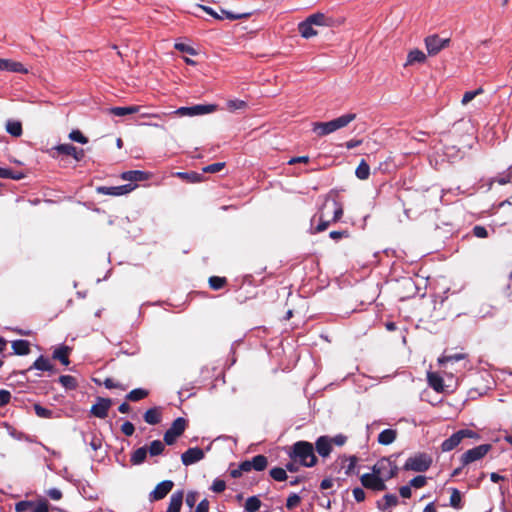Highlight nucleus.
Masks as SVG:
<instances>
[{
  "instance_id": "nucleus-50",
  "label": "nucleus",
  "mask_w": 512,
  "mask_h": 512,
  "mask_svg": "<svg viewBox=\"0 0 512 512\" xmlns=\"http://www.w3.org/2000/svg\"><path fill=\"white\" fill-rule=\"evenodd\" d=\"M69 139L81 144H86L88 139L79 130H73L69 134Z\"/></svg>"
},
{
  "instance_id": "nucleus-9",
  "label": "nucleus",
  "mask_w": 512,
  "mask_h": 512,
  "mask_svg": "<svg viewBox=\"0 0 512 512\" xmlns=\"http://www.w3.org/2000/svg\"><path fill=\"white\" fill-rule=\"evenodd\" d=\"M361 483L365 488L374 491H383L386 489L385 481L377 476L373 471L372 473H366L361 476Z\"/></svg>"
},
{
  "instance_id": "nucleus-54",
  "label": "nucleus",
  "mask_w": 512,
  "mask_h": 512,
  "mask_svg": "<svg viewBox=\"0 0 512 512\" xmlns=\"http://www.w3.org/2000/svg\"><path fill=\"white\" fill-rule=\"evenodd\" d=\"M172 113L175 114V115H178L180 117H184V116L192 117V116H194L193 106L192 107H180V108H178L177 110H175Z\"/></svg>"
},
{
  "instance_id": "nucleus-27",
  "label": "nucleus",
  "mask_w": 512,
  "mask_h": 512,
  "mask_svg": "<svg viewBox=\"0 0 512 512\" xmlns=\"http://www.w3.org/2000/svg\"><path fill=\"white\" fill-rule=\"evenodd\" d=\"M32 369L52 372L54 370V366L52 365L51 361L48 358L40 356L29 368V370Z\"/></svg>"
},
{
  "instance_id": "nucleus-45",
  "label": "nucleus",
  "mask_w": 512,
  "mask_h": 512,
  "mask_svg": "<svg viewBox=\"0 0 512 512\" xmlns=\"http://www.w3.org/2000/svg\"><path fill=\"white\" fill-rule=\"evenodd\" d=\"M32 512H49V503L46 499L34 502Z\"/></svg>"
},
{
  "instance_id": "nucleus-44",
  "label": "nucleus",
  "mask_w": 512,
  "mask_h": 512,
  "mask_svg": "<svg viewBox=\"0 0 512 512\" xmlns=\"http://www.w3.org/2000/svg\"><path fill=\"white\" fill-rule=\"evenodd\" d=\"M270 476L276 481H284L287 478L286 471L280 467L271 469Z\"/></svg>"
},
{
  "instance_id": "nucleus-64",
  "label": "nucleus",
  "mask_w": 512,
  "mask_h": 512,
  "mask_svg": "<svg viewBox=\"0 0 512 512\" xmlns=\"http://www.w3.org/2000/svg\"><path fill=\"white\" fill-rule=\"evenodd\" d=\"M48 496L53 500H60L62 498V492L57 488H52L47 492Z\"/></svg>"
},
{
  "instance_id": "nucleus-6",
  "label": "nucleus",
  "mask_w": 512,
  "mask_h": 512,
  "mask_svg": "<svg viewBox=\"0 0 512 512\" xmlns=\"http://www.w3.org/2000/svg\"><path fill=\"white\" fill-rule=\"evenodd\" d=\"M491 450L490 444H482L467 450L462 454L460 461L462 466L469 465L472 462L482 459Z\"/></svg>"
},
{
  "instance_id": "nucleus-23",
  "label": "nucleus",
  "mask_w": 512,
  "mask_h": 512,
  "mask_svg": "<svg viewBox=\"0 0 512 512\" xmlns=\"http://www.w3.org/2000/svg\"><path fill=\"white\" fill-rule=\"evenodd\" d=\"M427 380L430 387H432L436 392H442L444 390V381L439 374L434 372H428Z\"/></svg>"
},
{
  "instance_id": "nucleus-14",
  "label": "nucleus",
  "mask_w": 512,
  "mask_h": 512,
  "mask_svg": "<svg viewBox=\"0 0 512 512\" xmlns=\"http://www.w3.org/2000/svg\"><path fill=\"white\" fill-rule=\"evenodd\" d=\"M59 154L72 156L76 161H80L84 157V151L78 150L71 144H60L54 148Z\"/></svg>"
},
{
  "instance_id": "nucleus-32",
  "label": "nucleus",
  "mask_w": 512,
  "mask_h": 512,
  "mask_svg": "<svg viewBox=\"0 0 512 512\" xmlns=\"http://www.w3.org/2000/svg\"><path fill=\"white\" fill-rule=\"evenodd\" d=\"M146 457H147L146 447H140L133 452V454L131 455L130 461L133 465H139L145 461Z\"/></svg>"
},
{
  "instance_id": "nucleus-20",
  "label": "nucleus",
  "mask_w": 512,
  "mask_h": 512,
  "mask_svg": "<svg viewBox=\"0 0 512 512\" xmlns=\"http://www.w3.org/2000/svg\"><path fill=\"white\" fill-rule=\"evenodd\" d=\"M142 109H143V106L132 105V106H127V107H113V108H110L109 111L111 114H113L115 116H125V115H129V114L140 113Z\"/></svg>"
},
{
  "instance_id": "nucleus-19",
  "label": "nucleus",
  "mask_w": 512,
  "mask_h": 512,
  "mask_svg": "<svg viewBox=\"0 0 512 512\" xmlns=\"http://www.w3.org/2000/svg\"><path fill=\"white\" fill-rule=\"evenodd\" d=\"M332 449V440L327 436H321L316 441V450L322 457H327Z\"/></svg>"
},
{
  "instance_id": "nucleus-61",
  "label": "nucleus",
  "mask_w": 512,
  "mask_h": 512,
  "mask_svg": "<svg viewBox=\"0 0 512 512\" xmlns=\"http://www.w3.org/2000/svg\"><path fill=\"white\" fill-rule=\"evenodd\" d=\"M11 399V393L7 390H0V407L9 403Z\"/></svg>"
},
{
  "instance_id": "nucleus-18",
  "label": "nucleus",
  "mask_w": 512,
  "mask_h": 512,
  "mask_svg": "<svg viewBox=\"0 0 512 512\" xmlns=\"http://www.w3.org/2000/svg\"><path fill=\"white\" fill-rule=\"evenodd\" d=\"M184 492L182 490L174 492L168 504L166 512H180L183 504Z\"/></svg>"
},
{
  "instance_id": "nucleus-17",
  "label": "nucleus",
  "mask_w": 512,
  "mask_h": 512,
  "mask_svg": "<svg viewBox=\"0 0 512 512\" xmlns=\"http://www.w3.org/2000/svg\"><path fill=\"white\" fill-rule=\"evenodd\" d=\"M0 70H6L18 73H27L28 70L23 66L22 63L8 59H0Z\"/></svg>"
},
{
  "instance_id": "nucleus-3",
  "label": "nucleus",
  "mask_w": 512,
  "mask_h": 512,
  "mask_svg": "<svg viewBox=\"0 0 512 512\" xmlns=\"http://www.w3.org/2000/svg\"><path fill=\"white\" fill-rule=\"evenodd\" d=\"M294 458L299 460L301 464L311 467L316 463V456L311 443L299 441L294 444L293 448Z\"/></svg>"
},
{
  "instance_id": "nucleus-28",
  "label": "nucleus",
  "mask_w": 512,
  "mask_h": 512,
  "mask_svg": "<svg viewBox=\"0 0 512 512\" xmlns=\"http://www.w3.org/2000/svg\"><path fill=\"white\" fill-rule=\"evenodd\" d=\"M332 208V211H333V216H332V221L333 222H337L341 219L342 215H343V207L342 205L337 202L336 200H332L331 202H326L324 204V209H328V208Z\"/></svg>"
},
{
  "instance_id": "nucleus-29",
  "label": "nucleus",
  "mask_w": 512,
  "mask_h": 512,
  "mask_svg": "<svg viewBox=\"0 0 512 512\" xmlns=\"http://www.w3.org/2000/svg\"><path fill=\"white\" fill-rule=\"evenodd\" d=\"M12 349L17 355H27L30 353V343L27 340H15Z\"/></svg>"
},
{
  "instance_id": "nucleus-21",
  "label": "nucleus",
  "mask_w": 512,
  "mask_h": 512,
  "mask_svg": "<svg viewBox=\"0 0 512 512\" xmlns=\"http://www.w3.org/2000/svg\"><path fill=\"white\" fill-rule=\"evenodd\" d=\"M162 418L161 408L160 407H153L148 409L144 413V420L146 423L150 425H156L160 423Z\"/></svg>"
},
{
  "instance_id": "nucleus-13",
  "label": "nucleus",
  "mask_w": 512,
  "mask_h": 512,
  "mask_svg": "<svg viewBox=\"0 0 512 512\" xmlns=\"http://www.w3.org/2000/svg\"><path fill=\"white\" fill-rule=\"evenodd\" d=\"M135 185L132 184H126L121 186H113V187H99L98 192L102 193L104 195H111V196H119L123 194L130 193L135 189Z\"/></svg>"
},
{
  "instance_id": "nucleus-22",
  "label": "nucleus",
  "mask_w": 512,
  "mask_h": 512,
  "mask_svg": "<svg viewBox=\"0 0 512 512\" xmlns=\"http://www.w3.org/2000/svg\"><path fill=\"white\" fill-rule=\"evenodd\" d=\"M71 351V348L65 345H62L56 348L53 352V359L59 360L63 365H69L70 361L68 355Z\"/></svg>"
},
{
  "instance_id": "nucleus-52",
  "label": "nucleus",
  "mask_w": 512,
  "mask_h": 512,
  "mask_svg": "<svg viewBox=\"0 0 512 512\" xmlns=\"http://www.w3.org/2000/svg\"><path fill=\"white\" fill-rule=\"evenodd\" d=\"M35 413L38 417L41 418H50L52 416V411L42 407L40 404L34 405Z\"/></svg>"
},
{
  "instance_id": "nucleus-46",
  "label": "nucleus",
  "mask_w": 512,
  "mask_h": 512,
  "mask_svg": "<svg viewBox=\"0 0 512 512\" xmlns=\"http://www.w3.org/2000/svg\"><path fill=\"white\" fill-rule=\"evenodd\" d=\"M174 46L180 52L187 53L189 55H197L196 49L187 43L176 42Z\"/></svg>"
},
{
  "instance_id": "nucleus-10",
  "label": "nucleus",
  "mask_w": 512,
  "mask_h": 512,
  "mask_svg": "<svg viewBox=\"0 0 512 512\" xmlns=\"http://www.w3.org/2000/svg\"><path fill=\"white\" fill-rule=\"evenodd\" d=\"M174 483L171 480H165L157 484L153 491L149 494L150 501H158L167 496L172 490Z\"/></svg>"
},
{
  "instance_id": "nucleus-25",
  "label": "nucleus",
  "mask_w": 512,
  "mask_h": 512,
  "mask_svg": "<svg viewBox=\"0 0 512 512\" xmlns=\"http://www.w3.org/2000/svg\"><path fill=\"white\" fill-rule=\"evenodd\" d=\"M397 431L395 429H385L378 435V442L381 445H389L396 440Z\"/></svg>"
},
{
  "instance_id": "nucleus-7",
  "label": "nucleus",
  "mask_w": 512,
  "mask_h": 512,
  "mask_svg": "<svg viewBox=\"0 0 512 512\" xmlns=\"http://www.w3.org/2000/svg\"><path fill=\"white\" fill-rule=\"evenodd\" d=\"M424 41L428 54L434 56L449 45L450 38L440 37L438 34H431L427 36Z\"/></svg>"
},
{
  "instance_id": "nucleus-12",
  "label": "nucleus",
  "mask_w": 512,
  "mask_h": 512,
  "mask_svg": "<svg viewBox=\"0 0 512 512\" xmlns=\"http://www.w3.org/2000/svg\"><path fill=\"white\" fill-rule=\"evenodd\" d=\"M112 405V401L107 398H99L97 403L91 407V413L98 418H105L108 415V410Z\"/></svg>"
},
{
  "instance_id": "nucleus-2",
  "label": "nucleus",
  "mask_w": 512,
  "mask_h": 512,
  "mask_svg": "<svg viewBox=\"0 0 512 512\" xmlns=\"http://www.w3.org/2000/svg\"><path fill=\"white\" fill-rule=\"evenodd\" d=\"M355 118V113H347L328 122H315L313 123L312 130L319 137H322L346 127L355 120Z\"/></svg>"
},
{
  "instance_id": "nucleus-37",
  "label": "nucleus",
  "mask_w": 512,
  "mask_h": 512,
  "mask_svg": "<svg viewBox=\"0 0 512 512\" xmlns=\"http://www.w3.org/2000/svg\"><path fill=\"white\" fill-rule=\"evenodd\" d=\"M176 176L183 179V180H186L190 183H197V182H200L202 180V176L196 172H190V173H186V172H177L176 173Z\"/></svg>"
},
{
  "instance_id": "nucleus-24",
  "label": "nucleus",
  "mask_w": 512,
  "mask_h": 512,
  "mask_svg": "<svg viewBox=\"0 0 512 512\" xmlns=\"http://www.w3.org/2000/svg\"><path fill=\"white\" fill-rule=\"evenodd\" d=\"M426 61V55L419 49L411 50L407 55L405 66L414 65L416 63H424Z\"/></svg>"
},
{
  "instance_id": "nucleus-56",
  "label": "nucleus",
  "mask_w": 512,
  "mask_h": 512,
  "mask_svg": "<svg viewBox=\"0 0 512 512\" xmlns=\"http://www.w3.org/2000/svg\"><path fill=\"white\" fill-rule=\"evenodd\" d=\"M301 501V498L297 494H292L288 497L286 507L291 510L294 509Z\"/></svg>"
},
{
  "instance_id": "nucleus-63",
  "label": "nucleus",
  "mask_w": 512,
  "mask_h": 512,
  "mask_svg": "<svg viewBox=\"0 0 512 512\" xmlns=\"http://www.w3.org/2000/svg\"><path fill=\"white\" fill-rule=\"evenodd\" d=\"M195 512H209V501L203 499L196 507Z\"/></svg>"
},
{
  "instance_id": "nucleus-38",
  "label": "nucleus",
  "mask_w": 512,
  "mask_h": 512,
  "mask_svg": "<svg viewBox=\"0 0 512 512\" xmlns=\"http://www.w3.org/2000/svg\"><path fill=\"white\" fill-rule=\"evenodd\" d=\"M261 506V501L256 496H251L246 500L245 510L247 512H256Z\"/></svg>"
},
{
  "instance_id": "nucleus-16",
  "label": "nucleus",
  "mask_w": 512,
  "mask_h": 512,
  "mask_svg": "<svg viewBox=\"0 0 512 512\" xmlns=\"http://www.w3.org/2000/svg\"><path fill=\"white\" fill-rule=\"evenodd\" d=\"M201 8L209 15L213 16L214 18L216 19H230V20H236V19H240V18H243V17H247L249 16V13H244V14H233L231 12H228V11H225V10H221V15H219L218 13H216L215 11H213L212 8L210 7H206V6H201Z\"/></svg>"
},
{
  "instance_id": "nucleus-34",
  "label": "nucleus",
  "mask_w": 512,
  "mask_h": 512,
  "mask_svg": "<svg viewBox=\"0 0 512 512\" xmlns=\"http://www.w3.org/2000/svg\"><path fill=\"white\" fill-rule=\"evenodd\" d=\"M355 174L360 180L368 179L370 175V167L365 160H362L356 168Z\"/></svg>"
},
{
  "instance_id": "nucleus-8",
  "label": "nucleus",
  "mask_w": 512,
  "mask_h": 512,
  "mask_svg": "<svg viewBox=\"0 0 512 512\" xmlns=\"http://www.w3.org/2000/svg\"><path fill=\"white\" fill-rule=\"evenodd\" d=\"M187 426V421L179 417L175 419L171 425V427L164 434V441L167 445H172L175 443L178 437H180L185 431Z\"/></svg>"
},
{
  "instance_id": "nucleus-5",
  "label": "nucleus",
  "mask_w": 512,
  "mask_h": 512,
  "mask_svg": "<svg viewBox=\"0 0 512 512\" xmlns=\"http://www.w3.org/2000/svg\"><path fill=\"white\" fill-rule=\"evenodd\" d=\"M372 471L382 478L383 481L394 477L397 473V466L387 458H382L375 463Z\"/></svg>"
},
{
  "instance_id": "nucleus-60",
  "label": "nucleus",
  "mask_w": 512,
  "mask_h": 512,
  "mask_svg": "<svg viewBox=\"0 0 512 512\" xmlns=\"http://www.w3.org/2000/svg\"><path fill=\"white\" fill-rule=\"evenodd\" d=\"M457 433L461 440H463L464 438H478L477 433L469 429H462L457 431Z\"/></svg>"
},
{
  "instance_id": "nucleus-33",
  "label": "nucleus",
  "mask_w": 512,
  "mask_h": 512,
  "mask_svg": "<svg viewBox=\"0 0 512 512\" xmlns=\"http://www.w3.org/2000/svg\"><path fill=\"white\" fill-rule=\"evenodd\" d=\"M218 109L216 104H207V105H195L193 106L194 116L196 115H204L215 112Z\"/></svg>"
},
{
  "instance_id": "nucleus-42",
  "label": "nucleus",
  "mask_w": 512,
  "mask_h": 512,
  "mask_svg": "<svg viewBox=\"0 0 512 512\" xmlns=\"http://www.w3.org/2000/svg\"><path fill=\"white\" fill-rule=\"evenodd\" d=\"M464 358H465V355L462 353H457V354H453V355H443V356L439 357L438 362L440 365H445L449 362L463 360Z\"/></svg>"
},
{
  "instance_id": "nucleus-39",
  "label": "nucleus",
  "mask_w": 512,
  "mask_h": 512,
  "mask_svg": "<svg viewBox=\"0 0 512 512\" xmlns=\"http://www.w3.org/2000/svg\"><path fill=\"white\" fill-rule=\"evenodd\" d=\"M6 129L12 136L15 137H18L22 134V125L18 121H8Z\"/></svg>"
},
{
  "instance_id": "nucleus-62",
  "label": "nucleus",
  "mask_w": 512,
  "mask_h": 512,
  "mask_svg": "<svg viewBox=\"0 0 512 512\" xmlns=\"http://www.w3.org/2000/svg\"><path fill=\"white\" fill-rule=\"evenodd\" d=\"M329 225V220H325V215L324 214H321L320 215V222L319 224L316 226L315 228V232H322V231H325L327 229Z\"/></svg>"
},
{
  "instance_id": "nucleus-1",
  "label": "nucleus",
  "mask_w": 512,
  "mask_h": 512,
  "mask_svg": "<svg viewBox=\"0 0 512 512\" xmlns=\"http://www.w3.org/2000/svg\"><path fill=\"white\" fill-rule=\"evenodd\" d=\"M343 19L331 17L324 13H314L298 24V32H315L313 26L329 29H338Z\"/></svg>"
},
{
  "instance_id": "nucleus-51",
  "label": "nucleus",
  "mask_w": 512,
  "mask_h": 512,
  "mask_svg": "<svg viewBox=\"0 0 512 512\" xmlns=\"http://www.w3.org/2000/svg\"><path fill=\"white\" fill-rule=\"evenodd\" d=\"M225 166L224 162L213 163L205 166L202 171L204 173H217L220 172Z\"/></svg>"
},
{
  "instance_id": "nucleus-49",
  "label": "nucleus",
  "mask_w": 512,
  "mask_h": 512,
  "mask_svg": "<svg viewBox=\"0 0 512 512\" xmlns=\"http://www.w3.org/2000/svg\"><path fill=\"white\" fill-rule=\"evenodd\" d=\"M483 93V89L482 88H478L474 91H468L466 92L464 95H463V98H462V101L461 103L463 105H466L468 104L469 102H471L477 95Z\"/></svg>"
},
{
  "instance_id": "nucleus-31",
  "label": "nucleus",
  "mask_w": 512,
  "mask_h": 512,
  "mask_svg": "<svg viewBox=\"0 0 512 512\" xmlns=\"http://www.w3.org/2000/svg\"><path fill=\"white\" fill-rule=\"evenodd\" d=\"M247 106V102L240 99H229L226 102V109L232 113L238 110H245Z\"/></svg>"
},
{
  "instance_id": "nucleus-47",
  "label": "nucleus",
  "mask_w": 512,
  "mask_h": 512,
  "mask_svg": "<svg viewBox=\"0 0 512 512\" xmlns=\"http://www.w3.org/2000/svg\"><path fill=\"white\" fill-rule=\"evenodd\" d=\"M226 283V279L223 277L212 276L209 279L210 287L214 290L221 289Z\"/></svg>"
},
{
  "instance_id": "nucleus-36",
  "label": "nucleus",
  "mask_w": 512,
  "mask_h": 512,
  "mask_svg": "<svg viewBox=\"0 0 512 512\" xmlns=\"http://www.w3.org/2000/svg\"><path fill=\"white\" fill-rule=\"evenodd\" d=\"M252 468L256 471H262L267 467L268 461L264 455H257L251 460Z\"/></svg>"
},
{
  "instance_id": "nucleus-11",
  "label": "nucleus",
  "mask_w": 512,
  "mask_h": 512,
  "mask_svg": "<svg viewBox=\"0 0 512 512\" xmlns=\"http://www.w3.org/2000/svg\"><path fill=\"white\" fill-rule=\"evenodd\" d=\"M203 458H204V452L202 449H200L198 447L189 448L181 456L182 463L186 466L192 465V464L202 460Z\"/></svg>"
},
{
  "instance_id": "nucleus-58",
  "label": "nucleus",
  "mask_w": 512,
  "mask_h": 512,
  "mask_svg": "<svg viewBox=\"0 0 512 512\" xmlns=\"http://www.w3.org/2000/svg\"><path fill=\"white\" fill-rule=\"evenodd\" d=\"M197 499H198L197 492H194V491L188 492V494L186 495V499H185L187 506H189L190 508H193L197 502Z\"/></svg>"
},
{
  "instance_id": "nucleus-43",
  "label": "nucleus",
  "mask_w": 512,
  "mask_h": 512,
  "mask_svg": "<svg viewBox=\"0 0 512 512\" xmlns=\"http://www.w3.org/2000/svg\"><path fill=\"white\" fill-rule=\"evenodd\" d=\"M59 382L66 389H75L76 386H77L76 379L73 376H70V375H62V376H60Z\"/></svg>"
},
{
  "instance_id": "nucleus-15",
  "label": "nucleus",
  "mask_w": 512,
  "mask_h": 512,
  "mask_svg": "<svg viewBox=\"0 0 512 512\" xmlns=\"http://www.w3.org/2000/svg\"><path fill=\"white\" fill-rule=\"evenodd\" d=\"M151 177L149 172L140 171V170H131L123 172L121 178L125 181L131 182H141L146 181Z\"/></svg>"
},
{
  "instance_id": "nucleus-48",
  "label": "nucleus",
  "mask_w": 512,
  "mask_h": 512,
  "mask_svg": "<svg viewBox=\"0 0 512 512\" xmlns=\"http://www.w3.org/2000/svg\"><path fill=\"white\" fill-rule=\"evenodd\" d=\"M34 501H19L15 504L16 512H26L33 509Z\"/></svg>"
},
{
  "instance_id": "nucleus-35",
  "label": "nucleus",
  "mask_w": 512,
  "mask_h": 512,
  "mask_svg": "<svg viewBox=\"0 0 512 512\" xmlns=\"http://www.w3.org/2000/svg\"><path fill=\"white\" fill-rule=\"evenodd\" d=\"M148 396V391L142 388H137L132 391H130L126 395V399L129 401H139Z\"/></svg>"
},
{
  "instance_id": "nucleus-53",
  "label": "nucleus",
  "mask_w": 512,
  "mask_h": 512,
  "mask_svg": "<svg viewBox=\"0 0 512 512\" xmlns=\"http://www.w3.org/2000/svg\"><path fill=\"white\" fill-rule=\"evenodd\" d=\"M426 483H427V478L425 476L419 475V476L414 477L410 481V486H412L414 488H422L426 485Z\"/></svg>"
},
{
  "instance_id": "nucleus-57",
  "label": "nucleus",
  "mask_w": 512,
  "mask_h": 512,
  "mask_svg": "<svg viewBox=\"0 0 512 512\" xmlns=\"http://www.w3.org/2000/svg\"><path fill=\"white\" fill-rule=\"evenodd\" d=\"M121 431L126 436H132L135 431V427L131 422L126 421L122 424Z\"/></svg>"
},
{
  "instance_id": "nucleus-59",
  "label": "nucleus",
  "mask_w": 512,
  "mask_h": 512,
  "mask_svg": "<svg viewBox=\"0 0 512 512\" xmlns=\"http://www.w3.org/2000/svg\"><path fill=\"white\" fill-rule=\"evenodd\" d=\"M474 236L478 238H486L488 237V231L484 226L477 225L473 228Z\"/></svg>"
},
{
  "instance_id": "nucleus-55",
  "label": "nucleus",
  "mask_w": 512,
  "mask_h": 512,
  "mask_svg": "<svg viewBox=\"0 0 512 512\" xmlns=\"http://www.w3.org/2000/svg\"><path fill=\"white\" fill-rule=\"evenodd\" d=\"M226 483L221 479H215L212 483L211 490L216 493H221L225 490Z\"/></svg>"
},
{
  "instance_id": "nucleus-4",
  "label": "nucleus",
  "mask_w": 512,
  "mask_h": 512,
  "mask_svg": "<svg viewBox=\"0 0 512 512\" xmlns=\"http://www.w3.org/2000/svg\"><path fill=\"white\" fill-rule=\"evenodd\" d=\"M431 464L432 457L430 455L417 453L406 460L403 468L407 471L425 472L430 468Z\"/></svg>"
},
{
  "instance_id": "nucleus-30",
  "label": "nucleus",
  "mask_w": 512,
  "mask_h": 512,
  "mask_svg": "<svg viewBox=\"0 0 512 512\" xmlns=\"http://www.w3.org/2000/svg\"><path fill=\"white\" fill-rule=\"evenodd\" d=\"M384 503L378 502V508L383 512H388L387 510L390 507L396 506L398 504V498L393 494H386L383 497Z\"/></svg>"
},
{
  "instance_id": "nucleus-40",
  "label": "nucleus",
  "mask_w": 512,
  "mask_h": 512,
  "mask_svg": "<svg viewBox=\"0 0 512 512\" xmlns=\"http://www.w3.org/2000/svg\"><path fill=\"white\" fill-rule=\"evenodd\" d=\"M165 449V445L160 440H154L149 446V453L151 456L160 455Z\"/></svg>"
},
{
  "instance_id": "nucleus-26",
  "label": "nucleus",
  "mask_w": 512,
  "mask_h": 512,
  "mask_svg": "<svg viewBox=\"0 0 512 512\" xmlns=\"http://www.w3.org/2000/svg\"><path fill=\"white\" fill-rule=\"evenodd\" d=\"M461 438L459 437L458 433L452 434L448 439L442 442L441 444V450L443 452H449L456 448L461 443Z\"/></svg>"
},
{
  "instance_id": "nucleus-41",
  "label": "nucleus",
  "mask_w": 512,
  "mask_h": 512,
  "mask_svg": "<svg viewBox=\"0 0 512 512\" xmlns=\"http://www.w3.org/2000/svg\"><path fill=\"white\" fill-rule=\"evenodd\" d=\"M450 505L453 508L460 509L462 508V496L459 490L452 489L451 496H450Z\"/></svg>"
}]
</instances>
